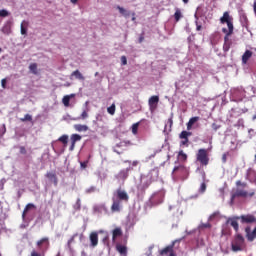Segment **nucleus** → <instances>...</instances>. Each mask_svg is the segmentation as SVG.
<instances>
[{
  "label": "nucleus",
  "mask_w": 256,
  "mask_h": 256,
  "mask_svg": "<svg viewBox=\"0 0 256 256\" xmlns=\"http://www.w3.org/2000/svg\"><path fill=\"white\" fill-rule=\"evenodd\" d=\"M254 195L255 192L248 193L246 190L240 188L232 189V192L230 193V205H234L237 198H252Z\"/></svg>",
  "instance_id": "nucleus-1"
},
{
  "label": "nucleus",
  "mask_w": 256,
  "mask_h": 256,
  "mask_svg": "<svg viewBox=\"0 0 256 256\" xmlns=\"http://www.w3.org/2000/svg\"><path fill=\"white\" fill-rule=\"evenodd\" d=\"M245 247V238L241 234H236L232 240V252H242Z\"/></svg>",
  "instance_id": "nucleus-2"
},
{
  "label": "nucleus",
  "mask_w": 256,
  "mask_h": 256,
  "mask_svg": "<svg viewBox=\"0 0 256 256\" xmlns=\"http://www.w3.org/2000/svg\"><path fill=\"white\" fill-rule=\"evenodd\" d=\"M197 161L200 162V165H209V154L208 150L204 148H200L197 153Z\"/></svg>",
  "instance_id": "nucleus-3"
},
{
  "label": "nucleus",
  "mask_w": 256,
  "mask_h": 256,
  "mask_svg": "<svg viewBox=\"0 0 256 256\" xmlns=\"http://www.w3.org/2000/svg\"><path fill=\"white\" fill-rule=\"evenodd\" d=\"M220 23L228 25V29H230V33L233 31L234 29V25H233V17L230 16L229 12H224V15H222V17H220Z\"/></svg>",
  "instance_id": "nucleus-4"
},
{
  "label": "nucleus",
  "mask_w": 256,
  "mask_h": 256,
  "mask_svg": "<svg viewBox=\"0 0 256 256\" xmlns=\"http://www.w3.org/2000/svg\"><path fill=\"white\" fill-rule=\"evenodd\" d=\"M37 247L40 251L46 252L50 247L49 238L43 237L42 239L38 240Z\"/></svg>",
  "instance_id": "nucleus-5"
},
{
  "label": "nucleus",
  "mask_w": 256,
  "mask_h": 256,
  "mask_svg": "<svg viewBox=\"0 0 256 256\" xmlns=\"http://www.w3.org/2000/svg\"><path fill=\"white\" fill-rule=\"evenodd\" d=\"M115 195L117 196V201L125 203L129 202V195L125 190L118 188Z\"/></svg>",
  "instance_id": "nucleus-6"
},
{
  "label": "nucleus",
  "mask_w": 256,
  "mask_h": 256,
  "mask_svg": "<svg viewBox=\"0 0 256 256\" xmlns=\"http://www.w3.org/2000/svg\"><path fill=\"white\" fill-rule=\"evenodd\" d=\"M242 224H253L256 223V217L253 214H246L238 217Z\"/></svg>",
  "instance_id": "nucleus-7"
},
{
  "label": "nucleus",
  "mask_w": 256,
  "mask_h": 256,
  "mask_svg": "<svg viewBox=\"0 0 256 256\" xmlns=\"http://www.w3.org/2000/svg\"><path fill=\"white\" fill-rule=\"evenodd\" d=\"M244 232L246 233V240H248V242H254L256 239V227H254V230L252 231L250 226H246Z\"/></svg>",
  "instance_id": "nucleus-8"
},
{
  "label": "nucleus",
  "mask_w": 256,
  "mask_h": 256,
  "mask_svg": "<svg viewBox=\"0 0 256 256\" xmlns=\"http://www.w3.org/2000/svg\"><path fill=\"white\" fill-rule=\"evenodd\" d=\"M153 183V177L149 173L147 176L142 178V191H146Z\"/></svg>",
  "instance_id": "nucleus-9"
},
{
  "label": "nucleus",
  "mask_w": 256,
  "mask_h": 256,
  "mask_svg": "<svg viewBox=\"0 0 256 256\" xmlns=\"http://www.w3.org/2000/svg\"><path fill=\"white\" fill-rule=\"evenodd\" d=\"M131 145H133V143L130 140L121 141L114 147V152L117 153L118 155H121L122 152H120L118 149L120 147H131Z\"/></svg>",
  "instance_id": "nucleus-10"
},
{
  "label": "nucleus",
  "mask_w": 256,
  "mask_h": 256,
  "mask_svg": "<svg viewBox=\"0 0 256 256\" xmlns=\"http://www.w3.org/2000/svg\"><path fill=\"white\" fill-rule=\"evenodd\" d=\"M174 245L175 243H173L172 245H169L167 247H165L161 252V256H176L174 253Z\"/></svg>",
  "instance_id": "nucleus-11"
},
{
  "label": "nucleus",
  "mask_w": 256,
  "mask_h": 256,
  "mask_svg": "<svg viewBox=\"0 0 256 256\" xmlns=\"http://www.w3.org/2000/svg\"><path fill=\"white\" fill-rule=\"evenodd\" d=\"M82 136L79 134H72L71 135V146H70V151H74L75 149V145L77 143V141H81Z\"/></svg>",
  "instance_id": "nucleus-12"
},
{
  "label": "nucleus",
  "mask_w": 256,
  "mask_h": 256,
  "mask_svg": "<svg viewBox=\"0 0 256 256\" xmlns=\"http://www.w3.org/2000/svg\"><path fill=\"white\" fill-rule=\"evenodd\" d=\"M122 209L120 200L113 199V204L111 206L112 213H120Z\"/></svg>",
  "instance_id": "nucleus-13"
},
{
  "label": "nucleus",
  "mask_w": 256,
  "mask_h": 256,
  "mask_svg": "<svg viewBox=\"0 0 256 256\" xmlns=\"http://www.w3.org/2000/svg\"><path fill=\"white\" fill-rule=\"evenodd\" d=\"M173 173H180V174H184V175L188 176L189 171L185 166L180 165V166H176L174 168Z\"/></svg>",
  "instance_id": "nucleus-14"
},
{
  "label": "nucleus",
  "mask_w": 256,
  "mask_h": 256,
  "mask_svg": "<svg viewBox=\"0 0 256 256\" xmlns=\"http://www.w3.org/2000/svg\"><path fill=\"white\" fill-rule=\"evenodd\" d=\"M46 178H47L49 181L53 182L54 186L57 187V185H58V178H57V176H56L55 173L47 172Z\"/></svg>",
  "instance_id": "nucleus-15"
},
{
  "label": "nucleus",
  "mask_w": 256,
  "mask_h": 256,
  "mask_svg": "<svg viewBox=\"0 0 256 256\" xmlns=\"http://www.w3.org/2000/svg\"><path fill=\"white\" fill-rule=\"evenodd\" d=\"M112 234H113L112 241L115 243L117 238L122 237V235H123L121 227L115 228L113 230Z\"/></svg>",
  "instance_id": "nucleus-16"
},
{
  "label": "nucleus",
  "mask_w": 256,
  "mask_h": 256,
  "mask_svg": "<svg viewBox=\"0 0 256 256\" xmlns=\"http://www.w3.org/2000/svg\"><path fill=\"white\" fill-rule=\"evenodd\" d=\"M252 56L253 52L251 50H246L244 54H242V64H247Z\"/></svg>",
  "instance_id": "nucleus-17"
},
{
  "label": "nucleus",
  "mask_w": 256,
  "mask_h": 256,
  "mask_svg": "<svg viewBox=\"0 0 256 256\" xmlns=\"http://www.w3.org/2000/svg\"><path fill=\"white\" fill-rule=\"evenodd\" d=\"M158 103H159V96H152L149 99V105L151 109H156Z\"/></svg>",
  "instance_id": "nucleus-18"
},
{
  "label": "nucleus",
  "mask_w": 256,
  "mask_h": 256,
  "mask_svg": "<svg viewBox=\"0 0 256 256\" xmlns=\"http://www.w3.org/2000/svg\"><path fill=\"white\" fill-rule=\"evenodd\" d=\"M90 241H91V246L96 247L98 245V234L97 232H92L90 234Z\"/></svg>",
  "instance_id": "nucleus-19"
},
{
  "label": "nucleus",
  "mask_w": 256,
  "mask_h": 256,
  "mask_svg": "<svg viewBox=\"0 0 256 256\" xmlns=\"http://www.w3.org/2000/svg\"><path fill=\"white\" fill-rule=\"evenodd\" d=\"M226 223L230 224V226L234 228V231H236V233L239 232V223L236 219H228Z\"/></svg>",
  "instance_id": "nucleus-20"
},
{
  "label": "nucleus",
  "mask_w": 256,
  "mask_h": 256,
  "mask_svg": "<svg viewBox=\"0 0 256 256\" xmlns=\"http://www.w3.org/2000/svg\"><path fill=\"white\" fill-rule=\"evenodd\" d=\"M117 252L122 256H127V247L121 244L116 246Z\"/></svg>",
  "instance_id": "nucleus-21"
},
{
  "label": "nucleus",
  "mask_w": 256,
  "mask_h": 256,
  "mask_svg": "<svg viewBox=\"0 0 256 256\" xmlns=\"http://www.w3.org/2000/svg\"><path fill=\"white\" fill-rule=\"evenodd\" d=\"M222 32H224L226 34V35H224V43L231 42L229 36H231L233 34L234 29H232V32L230 33V29L227 30L226 28H222Z\"/></svg>",
  "instance_id": "nucleus-22"
},
{
  "label": "nucleus",
  "mask_w": 256,
  "mask_h": 256,
  "mask_svg": "<svg viewBox=\"0 0 256 256\" xmlns=\"http://www.w3.org/2000/svg\"><path fill=\"white\" fill-rule=\"evenodd\" d=\"M73 97H75V94H71V95H66V96H64L63 99H62L63 105H65L66 107H69V105H70V99H72Z\"/></svg>",
  "instance_id": "nucleus-23"
},
{
  "label": "nucleus",
  "mask_w": 256,
  "mask_h": 256,
  "mask_svg": "<svg viewBox=\"0 0 256 256\" xmlns=\"http://www.w3.org/2000/svg\"><path fill=\"white\" fill-rule=\"evenodd\" d=\"M75 76L76 79L78 80H85V77L82 75V73L79 70H75L72 74H71V79L72 77Z\"/></svg>",
  "instance_id": "nucleus-24"
},
{
  "label": "nucleus",
  "mask_w": 256,
  "mask_h": 256,
  "mask_svg": "<svg viewBox=\"0 0 256 256\" xmlns=\"http://www.w3.org/2000/svg\"><path fill=\"white\" fill-rule=\"evenodd\" d=\"M74 129L76 131H79V133H81L82 131H88L89 128L87 125L76 124V125H74Z\"/></svg>",
  "instance_id": "nucleus-25"
},
{
  "label": "nucleus",
  "mask_w": 256,
  "mask_h": 256,
  "mask_svg": "<svg viewBox=\"0 0 256 256\" xmlns=\"http://www.w3.org/2000/svg\"><path fill=\"white\" fill-rule=\"evenodd\" d=\"M2 32L6 35H9L11 33V24L7 22L3 27H2Z\"/></svg>",
  "instance_id": "nucleus-26"
},
{
  "label": "nucleus",
  "mask_w": 256,
  "mask_h": 256,
  "mask_svg": "<svg viewBox=\"0 0 256 256\" xmlns=\"http://www.w3.org/2000/svg\"><path fill=\"white\" fill-rule=\"evenodd\" d=\"M94 210L97 213H102L103 211L107 212V207L105 204H101V205L95 206Z\"/></svg>",
  "instance_id": "nucleus-27"
},
{
  "label": "nucleus",
  "mask_w": 256,
  "mask_h": 256,
  "mask_svg": "<svg viewBox=\"0 0 256 256\" xmlns=\"http://www.w3.org/2000/svg\"><path fill=\"white\" fill-rule=\"evenodd\" d=\"M29 70L34 74L37 75L38 74V65L37 63H31L29 66Z\"/></svg>",
  "instance_id": "nucleus-28"
},
{
  "label": "nucleus",
  "mask_w": 256,
  "mask_h": 256,
  "mask_svg": "<svg viewBox=\"0 0 256 256\" xmlns=\"http://www.w3.org/2000/svg\"><path fill=\"white\" fill-rule=\"evenodd\" d=\"M68 139H69L68 135H62V136L58 139V141H59L60 143H63L64 147H66V146L68 145Z\"/></svg>",
  "instance_id": "nucleus-29"
},
{
  "label": "nucleus",
  "mask_w": 256,
  "mask_h": 256,
  "mask_svg": "<svg viewBox=\"0 0 256 256\" xmlns=\"http://www.w3.org/2000/svg\"><path fill=\"white\" fill-rule=\"evenodd\" d=\"M88 117H89L88 110H84L80 115V117L74 118V121H79V119H82V120L88 119Z\"/></svg>",
  "instance_id": "nucleus-30"
},
{
  "label": "nucleus",
  "mask_w": 256,
  "mask_h": 256,
  "mask_svg": "<svg viewBox=\"0 0 256 256\" xmlns=\"http://www.w3.org/2000/svg\"><path fill=\"white\" fill-rule=\"evenodd\" d=\"M31 209H35V205L32 204V203L27 204V206H26L25 209H24V212H23L22 217L25 218L26 213H27L29 210H31Z\"/></svg>",
  "instance_id": "nucleus-31"
},
{
  "label": "nucleus",
  "mask_w": 256,
  "mask_h": 256,
  "mask_svg": "<svg viewBox=\"0 0 256 256\" xmlns=\"http://www.w3.org/2000/svg\"><path fill=\"white\" fill-rule=\"evenodd\" d=\"M174 17H175L176 22H179L180 19L183 17L182 12L179 8L176 9Z\"/></svg>",
  "instance_id": "nucleus-32"
},
{
  "label": "nucleus",
  "mask_w": 256,
  "mask_h": 256,
  "mask_svg": "<svg viewBox=\"0 0 256 256\" xmlns=\"http://www.w3.org/2000/svg\"><path fill=\"white\" fill-rule=\"evenodd\" d=\"M117 9H118L119 12H120L123 16H125V17H128V16H130V14H131L129 11H127V10L124 9L123 7L118 6Z\"/></svg>",
  "instance_id": "nucleus-33"
},
{
  "label": "nucleus",
  "mask_w": 256,
  "mask_h": 256,
  "mask_svg": "<svg viewBox=\"0 0 256 256\" xmlns=\"http://www.w3.org/2000/svg\"><path fill=\"white\" fill-rule=\"evenodd\" d=\"M178 158H179L180 161H187L188 156H187L186 153H184L183 150H181V151L179 152Z\"/></svg>",
  "instance_id": "nucleus-34"
},
{
  "label": "nucleus",
  "mask_w": 256,
  "mask_h": 256,
  "mask_svg": "<svg viewBox=\"0 0 256 256\" xmlns=\"http://www.w3.org/2000/svg\"><path fill=\"white\" fill-rule=\"evenodd\" d=\"M192 133L188 131H182L180 134V139H189L191 137Z\"/></svg>",
  "instance_id": "nucleus-35"
},
{
  "label": "nucleus",
  "mask_w": 256,
  "mask_h": 256,
  "mask_svg": "<svg viewBox=\"0 0 256 256\" xmlns=\"http://www.w3.org/2000/svg\"><path fill=\"white\" fill-rule=\"evenodd\" d=\"M107 111L109 115H115L116 105L112 104L110 107L107 108Z\"/></svg>",
  "instance_id": "nucleus-36"
},
{
  "label": "nucleus",
  "mask_w": 256,
  "mask_h": 256,
  "mask_svg": "<svg viewBox=\"0 0 256 256\" xmlns=\"http://www.w3.org/2000/svg\"><path fill=\"white\" fill-rule=\"evenodd\" d=\"M231 45H232V42H224V45L222 47L224 52H228L231 48Z\"/></svg>",
  "instance_id": "nucleus-37"
},
{
  "label": "nucleus",
  "mask_w": 256,
  "mask_h": 256,
  "mask_svg": "<svg viewBox=\"0 0 256 256\" xmlns=\"http://www.w3.org/2000/svg\"><path fill=\"white\" fill-rule=\"evenodd\" d=\"M20 121H22V123H25V121H33V118H32V116L30 115V114H26L25 116H24V118H21L20 119Z\"/></svg>",
  "instance_id": "nucleus-38"
},
{
  "label": "nucleus",
  "mask_w": 256,
  "mask_h": 256,
  "mask_svg": "<svg viewBox=\"0 0 256 256\" xmlns=\"http://www.w3.org/2000/svg\"><path fill=\"white\" fill-rule=\"evenodd\" d=\"M240 22H242L243 25H246L248 22V18L246 14L240 15Z\"/></svg>",
  "instance_id": "nucleus-39"
},
{
  "label": "nucleus",
  "mask_w": 256,
  "mask_h": 256,
  "mask_svg": "<svg viewBox=\"0 0 256 256\" xmlns=\"http://www.w3.org/2000/svg\"><path fill=\"white\" fill-rule=\"evenodd\" d=\"M97 191L95 186H91L88 189H86V194H93Z\"/></svg>",
  "instance_id": "nucleus-40"
},
{
  "label": "nucleus",
  "mask_w": 256,
  "mask_h": 256,
  "mask_svg": "<svg viewBox=\"0 0 256 256\" xmlns=\"http://www.w3.org/2000/svg\"><path fill=\"white\" fill-rule=\"evenodd\" d=\"M200 120V117L199 116H195V117H192L190 120H189V123L194 125L197 123V121Z\"/></svg>",
  "instance_id": "nucleus-41"
},
{
  "label": "nucleus",
  "mask_w": 256,
  "mask_h": 256,
  "mask_svg": "<svg viewBox=\"0 0 256 256\" xmlns=\"http://www.w3.org/2000/svg\"><path fill=\"white\" fill-rule=\"evenodd\" d=\"M236 187L246 188L247 187V183L238 180V181H236Z\"/></svg>",
  "instance_id": "nucleus-42"
},
{
  "label": "nucleus",
  "mask_w": 256,
  "mask_h": 256,
  "mask_svg": "<svg viewBox=\"0 0 256 256\" xmlns=\"http://www.w3.org/2000/svg\"><path fill=\"white\" fill-rule=\"evenodd\" d=\"M138 127H139L138 123L133 124V126H132V133H134V135H136V133H138Z\"/></svg>",
  "instance_id": "nucleus-43"
},
{
  "label": "nucleus",
  "mask_w": 256,
  "mask_h": 256,
  "mask_svg": "<svg viewBox=\"0 0 256 256\" xmlns=\"http://www.w3.org/2000/svg\"><path fill=\"white\" fill-rule=\"evenodd\" d=\"M120 177L126 180L128 178V172L123 170L120 172Z\"/></svg>",
  "instance_id": "nucleus-44"
},
{
  "label": "nucleus",
  "mask_w": 256,
  "mask_h": 256,
  "mask_svg": "<svg viewBox=\"0 0 256 256\" xmlns=\"http://www.w3.org/2000/svg\"><path fill=\"white\" fill-rule=\"evenodd\" d=\"M9 12L5 9L0 10V17H7Z\"/></svg>",
  "instance_id": "nucleus-45"
},
{
  "label": "nucleus",
  "mask_w": 256,
  "mask_h": 256,
  "mask_svg": "<svg viewBox=\"0 0 256 256\" xmlns=\"http://www.w3.org/2000/svg\"><path fill=\"white\" fill-rule=\"evenodd\" d=\"M207 189L206 183L203 182L202 185H200V193H205Z\"/></svg>",
  "instance_id": "nucleus-46"
},
{
  "label": "nucleus",
  "mask_w": 256,
  "mask_h": 256,
  "mask_svg": "<svg viewBox=\"0 0 256 256\" xmlns=\"http://www.w3.org/2000/svg\"><path fill=\"white\" fill-rule=\"evenodd\" d=\"M210 228H211L210 223H204V224L200 225V229H210Z\"/></svg>",
  "instance_id": "nucleus-47"
},
{
  "label": "nucleus",
  "mask_w": 256,
  "mask_h": 256,
  "mask_svg": "<svg viewBox=\"0 0 256 256\" xmlns=\"http://www.w3.org/2000/svg\"><path fill=\"white\" fill-rule=\"evenodd\" d=\"M189 139H183L180 143L181 147H188Z\"/></svg>",
  "instance_id": "nucleus-48"
},
{
  "label": "nucleus",
  "mask_w": 256,
  "mask_h": 256,
  "mask_svg": "<svg viewBox=\"0 0 256 256\" xmlns=\"http://www.w3.org/2000/svg\"><path fill=\"white\" fill-rule=\"evenodd\" d=\"M77 236H78L77 233L74 234V235L70 238V240L68 241V245H71V244L75 241V238H77Z\"/></svg>",
  "instance_id": "nucleus-49"
},
{
  "label": "nucleus",
  "mask_w": 256,
  "mask_h": 256,
  "mask_svg": "<svg viewBox=\"0 0 256 256\" xmlns=\"http://www.w3.org/2000/svg\"><path fill=\"white\" fill-rule=\"evenodd\" d=\"M6 133V127H5V124H3V126L0 128V137Z\"/></svg>",
  "instance_id": "nucleus-50"
},
{
  "label": "nucleus",
  "mask_w": 256,
  "mask_h": 256,
  "mask_svg": "<svg viewBox=\"0 0 256 256\" xmlns=\"http://www.w3.org/2000/svg\"><path fill=\"white\" fill-rule=\"evenodd\" d=\"M21 34L26 35L27 34V29L23 26V23L21 24Z\"/></svg>",
  "instance_id": "nucleus-51"
},
{
  "label": "nucleus",
  "mask_w": 256,
  "mask_h": 256,
  "mask_svg": "<svg viewBox=\"0 0 256 256\" xmlns=\"http://www.w3.org/2000/svg\"><path fill=\"white\" fill-rule=\"evenodd\" d=\"M212 129L214 131H218V129H220V126L218 124H216V123H212Z\"/></svg>",
  "instance_id": "nucleus-52"
},
{
  "label": "nucleus",
  "mask_w": 256,
  "mask_h": 256,
  "mask_svg": "<svg viewBox=\"0 0 256 256\" xmlns=\"http://www.w3.org/2000/svg\"><path fill=\"white\" fill-rule=\"evenodd\" d=\"M20 153H21V155H26L27 151H26V148L24 146L20 147Z\"/></svg>",
  "instance_id": "nucleus-53"
},
{
  "label": "nucleus",
  "mask_w": 256,
  "mask_h": 256,
  "mask_svg": "<svg viewBox=\"0 0 256 256\" xmlns=\"http://www.w3.org/2000/svg\"><path fill=\"white\" fill-rule=\"evenodd\" d=\"M121 62H122V65H126V64H127V58H126V56H122V57H121Z\"/></svg>",
  "instance_id": "nucleus-54"
},
{
  "label": "nucleus",
  "mask_w": 256,
  "mask_h": 256,
  "mask_svg": "<svg viewBox=\"0 0 256 256\" xmlns=\"http://www.w3.org/2000/svg\"><path fill=\"white\" fill-rule=\"evenodd\" d=\"M31 256H41V254L35 250L31 252Z\"/></svg>",
  "instance_id": "nucleus-55"
},
{
  "label": "nucleus",
  "mask_w": 256,
  "mask_h": 256,
  "mask_svg": "<svg viewBox=\"0 0 256 256\" xmlns=\"http://www.w3.org/2000/svg\"><path fill=\"white\" fill-rule=\"evenodd\" d=\"M6 83H7V80L6 79H2L1 80V85L2 87L5 89L6 88Z\"/></svg>",
  "instance_id": "nucleus-56"
},
{
  "label": "nucleus",
  "mask_w": 256,
  "mask_h": 256,
  "mask_svg": "<svg viewBox=\"0 0 256 256\" xmlns=\"http://www.w3.org/2000/svg\"><path fill=\"white\" fill-rule=\"evenodd\" d=\"M88 161L81 162L82 169H86Z\"/></svg>",
  "instance_id": "nucleus-57"
},
{
  "label": "nucleus",
  "mask_w": 256,
  "mask_h": 256,
  "mask_svg": "<svg viewBox=\"0 0 256 256\" xmlns=\"http://www.w3.org/2000/svg\"><path fill=\"white\" fill-rule=\"evenodd\" d=\"M227 161V154L222 155V163H225Z\"/></svg>",
  "instance_id": "nucleus-58"
},
{
  "label": "nucleus",
  "mask_w": 256,
  "mask_h": 256,
  "mask_svg": "<svg viewBox=\"0 0 256 256\" xmlns=\"http://www.w3.org/2000/svg\"><path fill=\"white\" fill-rule=\"evenodd\" d=\"M168 124L170 125V127H172V125H173V117L168 119Z\"/></svg>",
  "instance_id": "nucleus-59"
},
{
  "label": "nucleus",
  "mask_w": 256,
  "mask_h": 256,
  "mask_svg": "<svg viewBox=\"0 0 256 256\" xmlns=\"http://www.w3.org/2000/svg\"><path fill=\"white\" fill-rule=\"evenodd\" d=\"M76 206H78V209H80V208H81V200H80V199H77Z\"/></svg>",
  "instance_id": "nucleus-60"
},
{
  "label": "nucleus",
  "mask_w": 256,
  "mask_h": 256,
  "mask_svg": "<svg viewBox=\"0 0 256 256\" xmlns=\"http://www.w3.org/2000/svg\"><path fill=\"white\" fill-rule=\"evenodd\" d=\"M192 127H193V125H192L190 122H188V123H187V129H188V131H190V129H192Z\"/></svg>",
  "instance_id": "nucleus-61"
},
{
  "label": "nucleus",
  "mask_w": 256,
  "mask_h": 256,
  "mask_svg": "<svg viewBox=\"0 0 256 256\" xmlns=\"http://www.w3.org/2000/svg\"><path fill=\"white\" fill-rule=\"evenodd\" d=\"M144 35L142 34L141 36H140V38H139V43H142L143 41H144Z\"/></svg>",
  "instance_id": "nucleus-62"
},
{
  "label": "nucleus",
  "mask_w": 256,
  "mask_h": 256,
  "mask_svg": "<svg viewBox=\"0 0 256 256\" xmlns=\"http://www.w3.org/2000/svg\"><path fill=\"white\" fill-rule=\"evenodd\" d=\"M254 14L256 15V0L254 1Z\"/></svg>",
  "instance_id": "nucleus-63"
},
{
  "label": "nucleus",
  "mask_w": 256,
  "mask_h": 256,
  "mask_svg": "<svg viewBox=\"0 0 256 256\" xmlns=\"http://www.w3.org/2000/svg\"><path fill=\"white\" fill-rule=\"evenodd\" d=\"M202 29L201 25H197V30L200 31Z\"/></svg>",
  "instance_id": "nucleus-64"
}]
</instances>
